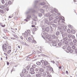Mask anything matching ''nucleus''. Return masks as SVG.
<instances>
[{"label": "nucleus", "instance_id": "obj_48", "mask_svg": "<svg viewBox=\"0 0 77 77\" xmlns=\"http://www.w3.org/2000/svg\"><path fill=\"white\" fill-rule=\"evenodd\" d=\"M45 2H43V3H41L40 5H45Z\"/></svg>", "mask_w": 77, "mask_h": 77}, {"label": "nucleus", "instance_id": "obj_39", "mask_svg": "<svg viewBox=\"0 0 77 77\" xmlns=\"http://www.w3.org/2000/svg\"><path fill=\"white\" fill-rule=\"evenodd\" d=\"M42 75L43 77H45V76L46 75L45 74V72H43Z\"/></svg>", "mask_w": 77, "mask_h": 77}, {"label": "nucleus", "instance_id": "obj_44", "mask_svg": "<svg viewBox=\"0 0 77 77\" xmlns=\"http://www.w3.org/2000/svg\"><path fill=\"white\" fill-rule=\"evenodd\" d=\"M30 73L31 74H35V72L34 71H32L30 72Z\"/></svg>", "mask_w": 77, "mask_h": 77}, {"label": "nucleus", "instance_id": "obj_35", "mask_svg": "<svg viewBox=\"0 0 77 77\" xmlns=\"http://www.w3.org/2000/svg\"><path fill=\"white\" fill-rule=\"evenodd\" d=\"M53 22L54 23H57V20L55 19L54 21Z\"/></svg>", "mask_w": 77, "mask_h": 77}, {"label": "nucleus", "instance_id": "obj_43", "mask_svg": "<svg viewBox=\"0 0 77 77\" xmlns=\"http://www.w3.org/2000/svg\"><path fill=\"white\" fill-rule=\"evenodd\" d=\"M48 38H49L48 37V35H46V38L48 39V40H47L48 41H47L48 42H49V43H50V42H48V41H49L48 40Z\"/></svg>", "mask_w": 77, "mask_h": 77}, {"label": "nucleus", "instance_id": "obj_24", "mask_svg": "<svg viewBox=\"0 0 77 77\" xmlns=\"http://www.w3.org/2000/svg\"><path fill=\"white\" fill-rule=\"evenodd\" d=\"M1 3L2 4H4L5 3V0H1Z\"/></svg>", "mask_w": 77, "mask_h": 77}, {"label": "nucleus", "instance_id": "obj_30", "mask_svg": "<svg viewBox=\"0 0 77 77\" xmlns=\"http://www.w3.org/2000/svg\"><path fill=\"white\" fill-rule=\"evenodd\" d=\"M63 44H64V43L63 44L62 42V43L60 42L58 44V45H59V46H60V45H62H62H63Z\"/></svg>", "mask_w": 77, "mask_h": 77}, {"label": "nucleus", "instance_id": "obj_61", "mask_svg": "<svg viewBox=\"0 0 77 77\" xmlns=\"http://www.w3.org/2000/svg\"><path fill=\"white\" fill-rule=\"evenodd\" d=\"M38 15H39V17H41V16H42V14H41V13H40Z\"/></svg>", "mask_w": 77, "mask_h": 77}, {"label": "nucleus", "instance_id": "obj_50", "mask_svg": "<svg viewBox=\"0 0 77 77\" xmlns=\"http://www.w3.org/2000/svg\"><path fill=\"white\" fill-rule=\"evenodd\" d=\"M27 57V58L26 59V60H30V57Z\"/></svg>", "mask_w": 77, "mask_h": 77}, {"label": "nucleus", "instance_id": "obj_47", "mask_svg": "<svg viewBox=\"0 0 77 77\" xmlns=\"http://www.w3.org/2000/svg\"><path fill=\"white\" fill-rule=\"evenodd\" d=\"M74 51H73V50H72V49H71L69 51V52H70V53H72Z\"/></svg>", "mask_w": 77, "mask_h": 77}, {"label": "nucleus", "instance_id": "obj_18", "mask_svg": "<svg viewBox=\"0 0 77 77\" xmlns=\"http://www.w3.org/2000/svg\"><path fill=\"white\" fill-rule=\"evenodd\" d=\"M39 71H41V72H44V69L41 68L39 69Z\"/></svg>", "mask_w": 77, "mask_h": 77}, {"label": "nucleus", "instance_id": "obj_6", "mask_svg": "<svg viewBox=\"0 0 77 77\" xmlns=\"http://www.w3.org/2000/svg\"><path fill=\"white\" fill-rule=\"evenodd\" d=\"M24 35V37L25 38H26V39H27V36H28V34L27 33V32H25L24 33H22V35H23V36Z\"/></svg>", "mask_w": 77, "mask_h": 77}, {"label": "nucleus", "instance_id": "obj_16", "mask_svg": "<svg viewBox=\"0 0 77 77\" xmlns=\"http://www.w3.org/2000/svg\"><path fill=\"white\" fill-rule=\"evenodd\" d=\"M49 18L51 20L53 19V15L51 14L49 17Z\"/></svg>", "mask_w": 77, "mask_h": 77}, {"label": "nucleus", "instance_id": "obj_1", "mask_svg": "<svg viewBox=\"0 0 77 77\" xmlns=\"http://www.w3.org/2000/svg\"><path fill=\"white\" fill-rule=\"evenodd\" d=\"M64 18L63 17H60L58 21V25L61 27H63L64 26V21H65Z\"/></svg>", "mask_w": 77, "mask_h": 77}, {"label": "nucleus", "instance_id": "obj_36", "mask_svg": "<svg viewBox=\"0 0 77 77\" xmlns=\"http://www.w3.org/2000/svg\"><path fill=\"white\" fill-rule=\"evenodd\" d=\"M26 68L28 70H29L30 69V65H29L26 67Z\"/></svg>", "mask_w": 77, "mask_h": 77}, {"label": "nucleus", "instance_id": "obj_40", "mask_svg": "<svg viewBox=\"0 0 77 77\" xmlns=\"http://www.w3.org/2000/svg\"><path fill=\"white\" fill-rule=\"evenodd\" d=\"M33 31H36V30H37V28H36V27H34L33 29Z\"/></svg>", "mask_w": 77, "mask_h": 77}, {"label": "nucleus", "instance_id": "obj_21", "mask_svg": "<svg viewBox=\"0 0 77 77\" xmlns=\"http://www.w3.org/2000/svg\"><path fill=\"white\" fill-rule=\"evenodd\" d=\"M32 24L34 25H35V24H36V23L35 21H33L32 22Z\"/></svg>", "mask_w": 77, "mask_h": 77}, {"label": "nucleus", "instance_id": "obj_42", "mask_svg": "<svg viewBox=\"0 0 77 77\" xmlns=\"http://www.w3.org/2000/svg\"><path fill=\"white\" fill-rule=\"evenodd\" d=\"M32 43H34V44H36V42L34 39L32 40Z\"/></svg>", "mask_w": 77, "mask_h": 77}, {"label": "nucleus", "instance_id": "obj_17", "mask_svg": "<svg viewBox=\"0 0 77 77\" xmlns=\"http://www.w3.org/2000/svg\"><path fill=\"white\" fill-rule=\"evenodd\" d=\"M60 33V32H59V31H57L56 33V36H58L59 35V34Z\"/></svg>", "mask_w": 77, "mask_h": 77}, {"label": "nucleus", "instance_id": "obj_58", "mask_svg": "<svg viewBox=\"0 0 77 77\" xmlns=\"http://www.w3.org/2000/svg\"><path fill=\"white\" fill-rule=\"evenodd\" d=\"M4 32H5V33H6V32H7V30H6V29H5L4 30Z\"/></svg>", "mask_w": 77, "mask_h": 77}, {"label": "nucleus", "instance_id": "obj_20", "mask_svg": "<svg viewBox=\"0 0 77 77\" xmlns=\"http://www.w3.org/2000/svg\"><path fill=\"white\" fill-rule=\"evenodd\" d=\"M72 36V35L71 34H69L67 35V36L69 38H71V36Z\"/></svg>", "mask_w": 77, "mask_h": 77}, {"label": "nucleus", "instance_id": "obj_53", "mask_svg": "<svg viewBox=\"0 0 77 77\" xmlns=\"http://www.w3.org/2000/svg\"><path fill=\"white\" fill-rule=\"evenodd\" d=\"M72 49H73V50H74V49L75 48V46H72Z\"/></svg>", "mask_w": 77, "mask_h": 77}, {"label": "nucleus", "instance_id": "obj_52", "mask_svg": "<svg viewBox=\"0 0 77 77\" xmlns=\"http://www.w3.org/2000/svg\"><path fill=\"white\" fill-rule=\"evenodd\" d=\"M70 49H71V47H70V46L68 47L67 48V50H70Z\"/></svg>", "mask_w": 77, "mask_h": 77}, {"label": "nucleus", "instance_id": "obj_55", "mask_svg": "<svg viewBox=\"0 0 77 77\" xmlns=\"http://www.w3.org/2000/svg\"><path fill=\"white\" fill-rule=\"evenodd\" d=\"M52 26L53 27H56V25L55 24H53L52 25Z\"/></svg>", "mask_w": 77, "mask_h": 77}, {"label": "nucleus", "instance_id": "obj_41", "mask_svg": "<svg viewBox=\"0 0 77 77\" xmlns=\"http://www.w3.org/2000/svg\"><path fill=\"white\" fill-rule=\"evenodd\" d=\"M27 77H34V75H33L32 76H31V75H27Z\"/></svg>", "mask_w": 77, "mask_h": 77}, {"label": "nucleus", "instance_id": "obj_23", "mask_svg": "<svg viewBox=\"0 0 77 77\" xmlns=\"http://www.w3.org/2000/svg\"><path fill=\"white\" fill-rule=\"evenodd\" d=\"M32 68H35L37 67V66L35 65H33L32 66Z\"/></svg>", "mask_w": 77, "mask_h": 77}, {"label": "nucleus", "instance_id": "obj_25", "mask_svg": "<svg viewBox=\"0 0 77 77\" xmlns=\"http://www.w3.org/2000/svg\"><path fill=\"white\" fill-rule=\"evenodd\" d=\"M63 29L64 32H65V31H66V26L63 27Z\"/></svg>", "mask_w": 77, "mask_h": 77}, {"label": "nucleus", "instance_id": "obj_5", "mask_svg": "<svg viewBox=\"0 0 77 77\" xmlns=\"http://www.w3.org/2000/svg\"><path fill=\"white\" fill-rule=\"evenodd\" d=\"M3 49V51L5 52H7V47H6V45H4L2 47Z\"/></svg>", "mask_w": 77, "mask_h": 77}, {"label": "nucleus", "instance_id": "obj_31", "mask_svg": "<svg viewBox=\"0 0 77 77\" xmlns=\"http://www.w3.org/2000/svg\"><path fill=\"white\" fill-rule=\"evenodd\" d=\"M36 63L38 65H41V63L39 61L37 62Z\"/></svg>", "mask_w": 77, "mask_h": 77}, {"label": "nucleus", "instance_id": "obj_33", "mask_svg": "<svg viewBox=\"0 0 77 77\" xmlns=\"http://www.w3.org/2000/svg\"><path fill=\"white\" fill-rule=\"evenodd\" d=\"M9 5V4H8V2H6L5 4V7H7Z\"/></svg>", "mask_w": 77, "mask_h": 77}, {"label": "nucleus", "instance_id": "obj_38", "mask_svg": "<svg viewBox=\"0 0 77 77\" xmlns=\"http://www.w3.org/2000/svg\"><path fill=\"white\" fill-rule=\"evenodd\" d=\"M43 8H45V9H46L47 11H48V8H47V6H45V7H43Z\"/></svg>", "mask_w": 77, "mask_h": 77}, {"label": "nucleus", "instance_id": "obj_56", "mask_svg": "<svg viewBox=\"0 0 77 77\" xmlns=\"http://www.w3.org/2000/svg\"><path fill=\"white\" fill-rule=\"evenodd\" d=\"M73 42H74V43H76V42H77V40L75 39H74L73 40Z\"/></svg>", "mask_w": 77, "mask_h": 77}, {"label": "nucleus", "instance_id": "obj_64", "mask_svg": "<svg viewBox=\"0 0 77 77\" xmlns=\"http://www.w3.org/2000/svg\"><path fill=\"white\" fill-rule=\"evenodd\" d=\"M20 42L21 43V44H23L24 42H23V41L22 40H21Z\"/></svg>", "mask_w": 77, "mask_h": 77}, {"label": "nucleus", "instance_id": "obj_63", "mask_svg": "<svg viewBox=\"0 0 77 77\" xmlns=\"http://www.w3.org/2000/svg\"><path fill=\"white\" fill-rule=\"evenodd\" d=\"M41 63H43V62H44V60H41Z\"/></svg>", "mask_w": 77, "mask_h": 77}, {"label": "nucleus", "instance_id": "obj_29", "mask_svg": "<svg viewBox=\"0 0 77 77\" xmlns=\"http://www.w3.org/2000/svg\"><path fill=\"white\" fill-rule=\"evenodd\" d=\"M61 34H62V37H63V38L64 37H65V33H64L63 32H62Z\"/></svg>", "mask_w": 77, "mask_h": 77}, {"label": "nucleus", "instance_id": "obj_11", "mask_svg": "<svg viewBox=\"0 0 77 77\" xmlns=\"http://www.w3.org/2000/svg\"><path fill=\"white\" fill-rule=\"evenodd\" d=\"M44 65L45 66H47V65H48V62L47 61H45L44 62Z\"/></svg>", "mask_w": 77, "mask_h": 77}, {"label": "nucleus", "instance_id": "obj_3", "mask_svg": "<svg viewBox=\"0 0 77 77\" xmlns=\"http://www.w3.org/2000/svg\"><path fill=\"white\" fill-rule=\"evenodd\" d=\"M68 39V37H66L65 38H64L63 39V41L61 40V41H62V42H63V44H66V45H68V42L66 41V40Z\"/></svg>", "mask_w": 77, "mask_h": 77}, {"label": "nucleus", "instance_id": "obj_57", "mask_svg": "<svg viewBox=\"0 0 77 77\" xmlns=\"http://www.w3.org/2000/svg\"><path fill=\"white\" fill-rule=\"evenodd\" d=\"M28 40H29V41H32V38H31L30 37H29Z\"/></svg>", "mask_w": 77, "mask_h": 77}, {"label": "nucleus", "instance_id": "obj_37", "mask_svg": "<svg viewBox=\"0 0 77 77\" xmlns=\"http://www.w3.org/2000/svg\"><path fill=\"white\" fill-rule=\"evenodd\" d=\"M24 73L22 72L20 73V75L21 76H24Z\"/></svg>", "mask_w": 77, "mask_h": 77}, {"label": "nucleus", "instance_id": "obj_4", "mask_svg": "<svg viewBox=\"0 0 77 77\" xmlns=\"http://www.w3.org/2000/svg\"><path fill=\"white\" fill-rule=\"evenodd\" d=\"M55 38H56V35H52L51 38H48V40L49 41H48V42H49L50 43H51V41H52V39H54Z\"/></svg>", "mask_w": 77, "mask_h": 77}, {"label": "nucleus", "instance_id": "obj_59", "mask_svg": "<svg viewBox=\"0 0 77 77\" xmlns=\"http://www.w3.org/2000/svg\"><path fill=\"white\" fill-rule=\"evenodd\" d=\"M7 2L8 3L9 5L11 4V1H9Z\"/></svg>", "mask_w": 77, "mask_h": 77}, {"label": "nucleus", "instance_id": "obj_2", "mask_svg": "<svg viewBox=\"0 0 77 77\" xmlns=\"http://www.w3.org/2000/svg\"><path fill=\"white\" fill-rule=\"evenodd\" d=\"M30 13V11H28L25 12V14L26 15H27V17L26 18V19L24 20V21H26V22H27L28 21V20H29V19L31 18V16H29L28 15L29 14V13Z\"/></svg>", "mask_w": 77, "mask_h": 77}, {"label": "nucleus", "instance_id": "obj_54", "mask_svg": "<svg viewBox=\"0 0 77 77\" xmlns=\"http://www.w3.org/2000/svg\"><path fill=\"white\" fill-rule=\"evenodd\" d=\"M42 68H43V69H45V65H44L42 66Z\"/></svg>", "mask_w": 77, "mask_h": 77}, {"label": "nucleus", "instance_id": "obj_22", "mask_svg": "<svg viewBox=\"0 0 77 77\" xmlns=\"http://www.w3.org/2000/svg\"><path fill=\"white\" fill-rule=\"evenodd\" d=\"M38 2V0H36V1H35V8H36V3H37V2Z\"/></svg>", "mask_w": 77, "mask_h": 77}, {"label": "nucleus", "instance_id": "obj_34", "mask_svg": "<svg viewBox=\"0 0 77 77\" xmlns=\"http://www.w3.org/2000/svg\"><path fill=\"white\" fill-rule=\"evenodd\" d=\"M40 12H42V13H44V10L42 9H41L40 10Z\"/></svg>", "mask_w": 77, "mask_h": 77}, {"label": "nucleus", "instance_id": "obj_27", "mask_svg": "<svg viewBox=\"0 0 77 77\" xmlns=\"http://www.w3.org/2000/svg\"><path fill=\"white\" fill-rule=\"evenodd\" d=\"M35 70V69H34V68H30V71H34Z\"/></svg>", "mask_w": 77, "mask_h": 77}, {"label": "nucleus", "instance_id": "obj_19", "mask_svg": "<svg viewBox=\"0 0 77 77\" xmlns=\"http://www.w3.org/2000/svg\"><path fill=\"white\" fill-rule=\"evenodd\" d=\"M44 23L45 24H48V20H47V19H45Z\"/></svg>", "mask_w": 77, "mask_h": 77}, {"label": "nucleus", "instance_id": "obj_62", "mask_svg": "<svg viewBox=\"0 0 77 77\" xmlns=\"http://www.w3.org/2000/svg\"><path fill=\"white\" fill-rule=\"evenodd\" d=\"M70 45H73V43H72V42H71L70 43Z\"/></svg>", "mask_w": 77, "mask_h": 77}, {"label": "nucleus", "instance_id": "obj_10", "mask_svg": "<svg viewBox=\"0 0 77 77\" xmlns=\"http://www.w3.org/2000/svg\"><path fill=\"white\" fill-rule=\"evenodd\" d=\"M40 72H38V74H36V77H41V74L39 73Z\"/></svg>", "mask_w": 77, "mask_h": 77}, {"label": "nucleus", "instance_id": "obj_12", "mask_svg": "<svg viewBox=\"0 0 77 77\" xmlns=\"http://www.w3.org/2000/svg\"><path fill=\"white\" fill-rule=\"evenodd\" d=\"M5 8V5H0V8L1 9H4Z\"/></svg>", "mask_w": 77, "mask_h": 77}, {"label": "nucleus", "instance_id": "obj_28", "mask_svg": "<svg viewBox=\"0 0 77 77\" xmlns=\"http://www.w3.org/2000/svg\"><path fill=\"white\" fill-rule=\"evenodd\" d=\"M67 40L68 42H71V41H72V40L70 38H68Z\"/></svg>", "mask_w": 77, "mask_h": 77}, {"label": "nucleus", "instance_id": "obj_8", "mask_svg": "<svg viewBox=\"0 0 77 77\" xmlns=\"http://www.w3.org/2000/svg\"><path fill=\"white\" fill-rule=\"evenodd\" d=\"M52 46H56V42L55 41H52Z\"/></svg>", "mask_w": 77, "mask_h": 77}, {"label": "nucleus", "instance_id": "obj_32", "mask_svg": "<svg viewBox=\"0 0 77 77\" xmlns=\"http://www.w3.org/2000/svg\"><path fill=\"white\" fill-rule=\"evenodd\" d=\"M55 20H59V18H59V17L57 16H56L55 17Z\"/></svg>", "mask_w": 77, "mask_h": 77}, {"label": "nucleus", "instance_id": "obj_49", "mask_svg": "<svg viewBox=\"0 0 77 77\" xmlns=\"http://www.w3.org/2000/svg\"><path fill=\"white\" fill-rule=\"evenodd\" d=\"M71 38H72V39H75V36L74 35H72L71 36Z\"/></svg>", "mask_w": 77, "mask_h": 77}, {"label": "nucleus", "instance_id": "obj_9", "mask_svg": "<svg viewBox=\"0 0 77 77\" xmlns=\"http://www.w3.org/2000/svg\"><path fill=\"white\" fill-rule=\"evenodd\" d=\"M8 54H10L11 53V48L10 46H8Z\"/></svg>", "mask_w": 77, "mask_h": 77}, {"label": "nucleus", "instance_id": "obj_60", "mask_svg": "<svg viewBox=\"0 0 77 77\" xmlns=\"http://www.w3.org/2000/svg\"><path fill=\"white\" fill-rule=\"evenodd\" d=\"M69 27L70 29H72V26L71 25H69Z\"/></svg>", "mask_w": 77, "mask_h": 77}, {"label": "nucleus", "instance_id": "obj_45", "mask_svg": "<svg viewBox=\"0 0 77 77\" xmlns=\"http://www.w3.org/2000/svg\"><path fill=\"white\" fill-rule=\"evenodd\" d=\"M67 32L69 33H71V30L70 29H68L67 30Z\"/></svg>", "mask_w": 77, "mask_h": 77}, {"label": "nucleus", "instance_id": "obj_13", "mask_svg": "<svg viewBox=\"0 0 77 77\" xmlns=\"http://www.w3.org/2000/svg\"><path fill=\"white\" fill-rule=\"evenodd\" d=\"M0 12L1 14H5V11L4 10H0Z\"/></svg>", "mask_w": 77, "mask_h": 77}, {"label": "nucleus", "instance_id": "obj_26", "mask_svg": "<svg viewBox=\"0 0 77 77\" xmlns=\"http://www.w3.org/2000/svg\"><path fill=\"white\" fill-rule=\"evenodd\" d=\"M50 14H51L50 13H47L46 14V16L47 17H48V16H50Z\"/></svg>", "mask_w": 77, "mask_h": 77}, {"label": "nucleus", "instance_id": "obj_46", "mask_svg": "<svg viewBox=\"0 0 77 77\" xmlns=\"http://www.w3.org/2000/svg\"><path fill=\"white\" fill-rule=\"evenodd\" d=\"M71 32H72V33H75V30L74 29H72L71 30Z\"/></svg>", "mask_w": 77, "mask_h": 77}, {"label": "nucleus", "instance_id": "obj_14", "mask_svg": "<svg viewBox=\"0 0 77 77\" xmlns=\"http://www.w3.org/2000/svg\"><path fill=\"white\" fill-rule=\"evenodd\" d=\"M22 72H23V73H27V71H26L25 69H23L22 70Z\"/></svg>", "mask_w": 77, "mask_h": 77}, {"label": "nucleus", "instance_id": "obj_7", "mask_svg": "<svg viewBox=\"0 0 77 77\" xmlns=\"http://www.w3.org/2000/svg\"><path fill=\"white\" fill-rule=\"evenodd\" d=\"M54 12L57 13V12H58L57 10V9H53V8H52V9L51 10V12H52V13H53Z\"/></svg>", "mask_w": 77, "mask_h": 77}, {"label": "nucleus", "instance_id": "obj_51", "mask_svg": "<svg viewBox=\"0 0 77 77\" xmlns=\"http://www.w3.org/2000/svg\"><path fill=\"white\" fill-rule=\"evenodd\" d=\"M27 33H29V34H30V30H29V29L27 30Z\"/></svg>", "mask_w": 77, "mask_h": 77}, {"label": "nucleus", "instance_id": "obj_15", "mask_svg": "<svg viewBox=\"0 0 77 77\" xmlns=\"http://www.w3.org/2000/svg\"><path fill=\"white\" fill-rule=\"evenodd\" d=\"M45 30L46 32H49L50 31V29L48 27H47L45 29Z\"/></svg>", "mask_w": 77, "mask_h": 77}]
</instances>
